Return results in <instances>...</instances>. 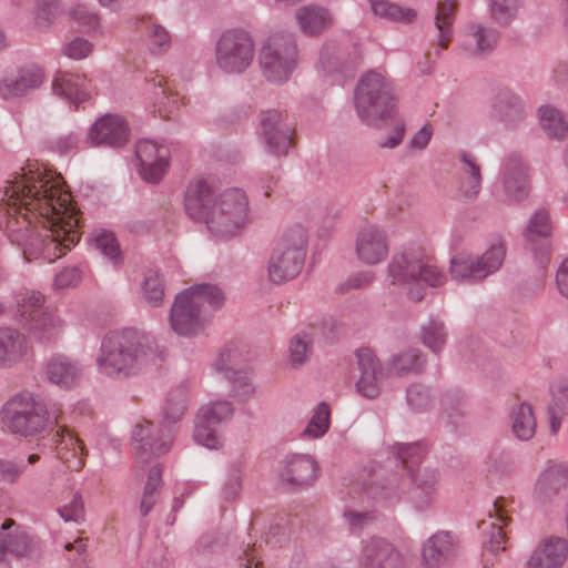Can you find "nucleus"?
Instances as JSON below:
<instances>
[{"instance_id":"obj_1","label":"nucleus","mask_w":568,"mask_h":568,"mask_svg":"<svg viewBox=\"0 0 568 568\" xmlns=\"http://www.w3.org/2000/svg\"><path fill=\"white\" fill-rule=\"evenodd\" d=\"M63 180L38 163L0 187V227L27 261L54 262L79 241L77 210Z\"/></svg>"},{"instance_id":"obj_2","label":"nucleus","mask_w":568,"mask_h":568,"mask_svg":"<svg viewBox=\"0 0 568 568\" xmlns=\"http://www.w3.org/2000/svg\"><path fill=\"white\" fill-rule=\"evenodd\" d=\"M184 210L190 219L204 223L210 234L217 240L241 234L248 223V200L243 190L227 189L215 195L212 184L202 178L187 184Z\"/></svg>"},{"instance_id":"obj_3","label":"nucleus","mask_w":568,"mask_h":568,"mask_svg":"<svg viewBox=\"0 0 568 568\" xmlns=\"http://www.w3.org/2000/svg\"><path fill=\"white\" fill-rule=\"evenodd\" d=\"M156 358L153 338L133 328L108 333L101 342L95 364L100 374L126 379L144 372Z\"/></svg>"},{"instance_id":"obj_4","label":"nucleus","mask_w":568,"mask_h":568,"mask_svg":"<svg viewBox=\"0 0 568 568\" xmlns=\"http://www.w3.org/2000/svg\"><path fill=\"white\" fill-rule=\"evenodd\" d=\"M223 301L224 296L215 285L199 284L184 290L171 307L172 331L184 337L199 335L207 325V314L219 308Z\"/></svg>"},{"instance_id":"obj_5","label":"nucleus","mask_w":568,"mask_h":568,"mask_svg":"<svg viewBox=\"0 0 568 568\" xmlns=\"http://www.w3.org/2000/svg\"><path fill=\"white\" fill-rule=\"evenodd\" d=\"M186 397L184 386L171 389L163 408L164 425L160 428L151 422L136 425L133 430V448L138 464H146L152 455L169 452L173 442V430L169 425L180 420L184 414Z\"/></svg>"},{"instance_id":"obj_6","label":"nucleus","mask_w":568,"mask_h":568,"mask_svg":"<svg viewBox=\"0 0 568 568\" xmlns=\"http://www.w3.org/2000/svg\"><path fill=\"white\" fill-rule=\"evenodd\" d=\"M396 100L393 80L383 70H369L362 74L354 92L357 116L374 128H379L394 115Z\"/></svg>"},{"instance_id":"obj_7","label":"nucleus","mask_w":568,"mask_h":568,"mask_svg":"<svg viewBox=\"0 0 568 568\" xmlns=\"http://www.w3.org/2000/svg\"><path fill=\"white\" fill-rule=\"evenodd\" d=\"M392 454L394 467L379 475L369 488L374 498L387 503L397 501L404 496L410 498L414 467L422 463L426 447L420 442L395 444Z\"/></svg>"},{"instance_id":"obj_8","label":"nucleus","mask_w":568,"mask_h":568,"mask_svg":"<svg viewBox=\"0 0 568 568\" xmlns=\"http://www.w3.org/2000/svg\"><path fill=\"white\" fill-rule=\"evenodd\" d=\"M16 320L19 325L41 344L55 343L63 334L65 321L60 312L45 305L40 292L26 291L16 300Z\"/></svg>"},{"instance_id":"obj_9","label":"nucleus","mask_w":568,"mask_h":568,"mask_svg":"<svg viewBox=\"0 0 568 568\" xmlns=\"http://www.w3.org/2000/svg\"><path fill=\"white\" fill-rule=\"evenodd\" d=\"M300 63V52L294 34L274 32L262 43L258 64L262 75L274 84L287 82Z\"/></svg>"},{"instance_id":"obj_10","label":"nucleus","mask_w":568,"mask_h":568,"mask_svg":"<svg viewBox=\"0 0 568 568\" xmlns=\"http://www.w3.org/2000/svg\"><path fill=\"white\" fill-rule=\"evenodd\" d=\"M306 245L305 227L295 224L286 229L268 260L270 282L281 285L297 277L305 263Z\"/></svg>"},{"instance_id":"obj_11","label":"nucleus","mask_w":568,"mask_h":568,"mask_svg":"<svg viewBox=\"0 0 568 568\" xmlns=\"http://www.w3.org/2000/svg\"><path fill=\"white\" fill-rule=\"evenodd\" d=\"M387 273L390 284L408 286V295L413 301H420L424 297L420 283L436 287L446 281L445 274L436 264L418 257L413 252L395 254L388 264Z\"/></svg>"},{"instance_id":"obj_12","label":"nucleus","mask_w":568,"mask_h":568,"mask_svg":"<svg viewBox=\"0 0 568 568\" xmlns=\"http://www.w3.org/2000/svg\"><path fill=\"white\" fill-rule=\"evenodd\" d=\"M3 426L14 435L34 437L48 424L49 414L44 403L34 394L23 392L10 397L0 410Z\"/></svg>"},{"instance_id":"obj_13","label":"nucleus","mask_w":568,"mask_h":568,"mask_svg":"<svg viewBox=\"0 0 568 568\" xmlns=\"http://www.w3.org/2000/svg\"><path fill=\"white\" fill-rule=\"evenodd\" d=\"M255 58V41L244 29L223 31L214 44L216 68L227 75H240L246 72Z\"/></svg>"},{"instance_id":"obj_14","label":"nucleus","mask_w":568,"mask_h":568,"mask_svg":"<svg viewBox=\"0 0 568 568\" xmlns=\"http://www.w3.org/2000/svg\"><path fill=\"white\" fill-rule=\"evenodd\" d=\"M506 256L503 240L497 239L481 256L459 253L450 260V274L459 282H480L497 272Z\"/></svg>"},{"instance_id":"obj_15","label":"nucleus","mask_w":568,"mask_h":568,"mask_svg":"<svg viewBox=\"0 0 568 568\" xmlns=\"http://www.w3.org/2000/svg\"><path fill=\"white\" fill-rule=\"evenodd\" d=\"M42 551L41 540L13 519H6L0 526V566L9 565V557L33 559Z\"/></svg>"},{"instance_id":"obj_16","label":"nucleus","mask_w":568,"mask_h":568,"mask_svg":"<svg viewBox=\"0 0 568 568\" xmlns=\"http://www.w3.org/2000/svg\"><path fill=\"white\" fill-rule=\"evenodd\" d=\"M232 416L233 407L230 402L216 400L202 406L196 416L194 440L209 449L220 448L223 440L216 427Z\"/></svg>"},{"instance_id":"obj_17","label":"nucleus","mask_w":568,"mask_h":568,"mask_svg":"<svg viewBox=\"0 0 568 568\" xmlns=\"http://www.w3.org/2000/svg\"><path fill=\"white\" fill-rule=\"evenodd\" d=\"M460 541L456 534L438 530L429 536L422 545L423 568H447L457 558Z\"/></svg>"},{"instance_id":"obj_18","label":"nucleus","mask_w":568,"mask_h":568,"mask_svg":"<svg viewBox=\"0 0 568 568\" xmlns=\"http://www.w3.org/2000/svg\"><path fill=\"white\" fill-rule=\"evenodd\" d=\"M402 551L388 539L371 537L362 542L358 568H405Z\"/></svg>"},{"instance_id":"obj_19","label":"nucleus","mask_w":568,"mask_h":568,"mask_svg":"<svg viewBox=\"0 0 568 568\" xmlns=\"http://www.w3.org/2000/svg\"><path fill=\"white\" fill-rule=\"evenodd\" d=\"M135 155L140 163V175L149 183H159L170 165V150L150 139L136 143Z\"/></svg>"},{"instance_id":"obj_20","label":"nucleus","mask_w":568,"mask_h":568,"mask_svg":"<svg viewBox=\"0 0 568 568\" xmlns=\"http://www.w3.org/2000/svg\"><path fill=\"white\" fill-rule=\"evenodd\" d=\"M355 254L365 265L383 263L389 254V243L386 231L377 225H365L356 234Z\"/></svg>"},{"instance_id":"obj_21","label":"nucleus","mask_w":568,"mask_h":568,"mask_svg":"<svg viewBox=\"0 0 568 568\" xmlns=\"http://www.w3.org/2000/svg\"><path fill=\"white\" fill-rule=\"evenodd\" d=\"M292 128L280 110L261 113V134L268 153L281 156L292 145Z\"/></svg>"},{"instance_id":"obj_22","label":"nucleus","mask_w":568,"mask_h":568,"mask_svg":"<svg viewBox=\"0 0 568 568\" xmlns=\"http://www.w3.org/2000/svg\"><path fill=\"white\" fill-rule=\"evenodd\" d=\"M499 175L507 201L519 202L528 196V168L518 154H509L504 159Z\"/></svg>"},{"instance_id":"obj_23","label":"nucleus","mask_w":568,"mask_h":568,"mask_svg":"<svg viewBox=\"0 0 568 568\" xmlns=\"http://www.w3.org/2000/svg\"><path fill=\"white\" fill-rule=\"evenodd\" d=\"M356 358L359 372L356 390L365 398L375 399L382 393V382L385 377L383 365L371 348L358 349Z\"/></svg>"},{"instance_id":"obj_24","label":"nucleus","mask_w":568,"mask_h":568,"mask_svg":"<svg viewBox=\"0 0 568 568\" xmlns=\"http://www.w3.org/2000/svg\"><path fill=\"white\" fill-rule=\"evenodd\" d=\"M129 136V128L124 119L118 114L100 116L89 129L88 142L93 146H123Z\"/></svg>"},{"instance_id":"obj_25","label":"nucleus","mask_w":568,"mask_h":568,"mask_svg":"<svg viewBox=\"0 0 568 568\" xmlns=\"http://www.w3.org/2000/svg\"><path fill=\"white\" fill-rule=\"evenodd\" d=\"M44 80L43 70L34 64L20 68L0 79V97L4 100L21 98L41 87Z\"/></svg>"},{"instance_id":"obj_26","label":"nucleus","mask_w":568,"mask_h":568,"mask_svg":"<svg viewBox=\"0 0 568 568\" xmlns=\"http://www.w3.org/2000/svg\"><path fill=\"white\" fill-rule=\"evenodd\" d=\"M498 31L481 22H470L463 31L460 49L468 57H485L491 53L498 43Z\"/></svg>"},{"instance_id":"obj_27","label":"nucleus","mask_w":568,"mask_h":568,"mask_svg":"<svg viewBox=\"0 0 568 568\" xmlns=\"http://www.w3.org/2000/svg\"><path fill=\"white\" fill-rule=\"evenodd\" d=\"M568 483V466L562 463H550L538 476L534 497L540 504H546L556 498Z\"/></svg>"},{"instance_id":"obj_28","label":"nucleus","mask_w":568,"mask_h":568,"mask_svg":"<svg viewBox=\"0 0 568 568\" xmlns=\"http://www.w3.org/2000/svg\"><path fill=\"white\" fill-rule=\"evenodd\" d=\"M568 557V541L561 537L545 539L530 555L527 568H560Z\"/></svg>"},{"instance_id":"obj_29","label":"nucleus","mask_w":568,"mask_h":568,"mask_svg":"<svg viewBox=\"0 0 568 568\" xmlns=\"http://www.w3.org/2000/svg\"><path fill=\"white\" fill-rule=\"evenodd\" d=\"M318 475V465L310 455L296 454L286 456L281 470V478L293 486L312 485Z\"/></svg>"},{"instance_id":"obj_30","label":"nucleus","mask_w":568,"mask_h":568,"mask_svg":"<svg viewBox=\"0 0 568 568\" xmlns=\"http://www.w3.org/2000/svg\"><path fill=\"white\" fill-rule=\"evenodd\" d=\"M481 168L477 158L468 152L459 154L458 190L462 196L468 201L478 197L481 190Z\"/></svg>"},{"instance_id":"obj_31","label":"nucleus","mask_w":568,"mask_h":568,"mask_svg":"<svg viewBox=\"0 0 568 568\" xmlns=\"http://www.w3.org/2000/svg\"><path fill=\"white\" fill-rule=\"evenodd\" d=\"M45 376L61 388H71L80 381L82 366L71 357L58 354L47 362Z\"/></svg>"},{"instance_id":"obj_32","label":"nucleus","mask_w":568,"mask_h":568,"mask_svg":"<svg viewBox=\"0 0 568 568\" xmlns=\"http://www.w3.org/2000/svg\"><path fill=\"white\" fill-rule=\"evenodd\" d=\"M29 352L27 336L16 328L0 327V368L21 362Z\"/></svg>"},{"instance_id":"obj_33","label":"nucleus","mask_w":568,"mask_h":568,"mask_svg":"<svg viewBox=\"0 0 568 568\" xmlns=\"http://www.w3.org/2000/svg\"><path fill=\"white\" fill-rule=\"evenodd\" d=\"M491 116L507 128H517L526 113L521 100L509 91L498 92L491 104Z\"/></svg>"},{"instance_id":"obj_34","label":"nucleus","mask_w":568,"mask_h":568,"mask_svg":"<svg viewBox=\"0 0 568 568\" xmlns=\"http://www.w3.org/2000/svg\"><path fill=\"white\" fill-rule=\"evenodd\" d=\"M57 458L73 471H79L84 465L83 446L78 437L65 427H60L53 437Z\"/></svg>"},{"instance_id":"obj_35","label":"nucleus","mask_w":568,"mask_h":568,"mask_svg":"<svg viewBox=\"0 0 568 568\" xmlns=\"http://www.w3.org/2000/svg\"><path fill=\"white\" fill-rule=\"evenodd\" d=\"M507 506V499L503 497L497 498L493 504V509L488 513L494 521L489 524V530L486 532L487 537L484 540L485 551L497 554L506 548V532L503 530V526L509 519Z\"/></svg>"},{"instance_id":"obj_36","label":"nucleus","mask_w":568,"mask_h":568,"mask_svg":"<svg viewBox=\"0 0 568 568\" xmlns=\"http://www.w3.org/2000/svg\"><path fill=\"white\" fill-rule=\"evenodd\" d=\"M146 94L155 111L162 118H170L179 108V97L173 93L165 78L155 74L146 82Z\"/></svg>"},{"instance_id":"obj_37","label":"nucleus","mask_w":568,"mask_h":568,"mask_svg":"<svg viewBox=\"0 0 568 568\" xmlns=\"http://www.w3.org/2000/svg\"><path fill=\"white\" fill-rule=\"evenodd\" d=\"M438 491V474L430 468L416 470L414 467V479L410 491V500L418 509L428 508L435 500Z\"/></svg>"},{"instance_id":"obj_38","label":"nucleus","mask_w":568,"mask_h":568,"mask_svg":"<svg viewBox=\"0 0 568 568\" xmlns=\"http://www.w3.org/2000/svg\"><path fill=\"white\" fill-rule=\"evenodd\" d=\"M52 90L57 95L64 98L75 108L90 98L84 75L59 72L53 79Z\"/></svg>"},{"instance_id":"obj_39","label":"nucleus","mask_w":568,"mask_h":568,"mask_svg":"<svg viewBox=\"0 0 568 568\" xmlns=\"http://www.w3.org/2000/svg\"><path fill=\"white\" fill-rule=\"evenodd\" d=\"M230 354H221V357L213 364V368L233 384V395L240 400H247L255 393V387L251 382L247 372L234 371L226 364Z\"/></svg>"},{"instance_id":"obj_40","label":"nucleus","mask_w":568,"mask_h":568,"mask_svg":"<svg viewBox=\"0 0 568 568\" xmlns=\"http://www.w3.org/2000/svg\"><path fill=\"white\" fill-rule=\"evenodd\" d=\"M458 0H442L437 4L435 27L438 31L435 54L439 55L448 47L453 38V26Z\"/></svg>"},{"instance_id":"obj_41","label":"nucleus","mask_w":568,"mask_h":568,"mask_svg":"<svg viewBox=\"0 0 568 568\" xmlns=\"http://www.w3.org/2000/svg\"><path fill=\"white\" fill-rule=\"evenodd\" d=\"M297 23L307 36H316L332 24V16L327 9L320 6H305L296 12Z\"/></svg>"},{"instance_id":"obj_42","label":"nucleus","mask_w":568,"mask_h":568,"mask_svg":"<svg viewBox=\"0 0 568 568\" xmlns=\"http://www.w3.org/2000/svg\"><path fill=\"white\" fill-rule=\"evenodd\" d=\"M426 358L418 349L412 348L394 355L387 364V374L398 377L419 374L424 371Z\"/></svg>"},{"instance_id":"obj_43","label":"nucleus","mask_w":568,"mask_h":568,"mask_svg":"<svg viewBox=\"0 0 568 568\" xmlns=\"http://www.w3.org/2000/svg\"><path fill=\"white\" fill-rule=\"evenodd\" d=\"M511 432L514 436L521 440H530L537 427L536 417L532 407L526 403L513 407L510 413Z\"/></svg>"},{"instance_id":"obj_44","label":"nucleus","mask_w":568,"mask_h":568,"mask_svg":"<svg viewBox=\"0 0 568 568\" xmlns=\"http://www.w3.org/2000/svg\"><path fill=\"white\" fill-rule=\"evenodd\" d=\"M539 124L550 139L562 140L568 135V122L562 112L552 105L538 109Z\"/></svg>"},{"instance_id":"obj_45","label":"nucleus","mask_w":568,"mask_h":568,"mask_svg":"<svg viewBox=\"0 0 568 568\" xmlns=\"http://www.w3.org/2000/svg\"><path fill=\"white\" fill-rule=\"evenodd\" d=\"M552 400L548 408L549 428L557 435L562 423V416H568V383L558 382L551 388Z\"/></svg>"},{"instance_id":"obj_46","label":"nucleus","mask_w":568,"mask_h":568,"mask_svg":"<svg viewBox=\"0 0 568 568\" xmlns=\"http://www.w3.org/2000/svg\"><path fill=\"white\" fill-rule=\"evenodd\" d=\"M420 339L423 345L434 354L442 353L448 339V332L444 322L430 318L422 326Z\"/></svg>"},{"instance_id":"obj_47","label":"nucleus","mask_w":568,"mask_h":568,"mask_svg":"<svg viewBox=\"0 0 568 568\" xmlns=\"http://www.w3.org/2000/svg\"><path fill=\"white\" fill-rule=\"evenodd\" d=\"M375 16L394 22L410 23L416 18L415 10L403 8L389 0H369Z\"/></svg>"},{"instance_id":"obj_48","label":"nucleus","mask_w":568,"mask_h":568,"mask_svg":"<svg viewBox=\"0 0 568 568\" xmlns=\"http://www.w3.org/2000/svg\"><path fill=\"white\" fill-rule=\"evenodd\" d=\"M313 337L307 332H298L288 343V359L293 367L305 365L313 354Z\"/></svg>"},{"instance_id":"obj_49","label":"nucleus","mask_w":568,"mask_h":568,"mask_svg":"<svg viewBox=\"0 0 568 568\" xmlns=\"http://www.w3.org/2000/svg\"><path fill=\"white\" fill-rule=\"evenodd\" d=\"M552 225L549 213L545 209L537 210L529 219L525 230V237L529 243L537 240H547L551 235Z\"/></svg>"},{"instance_id":"obj_50","label":"nucleus","mask_w":568,"mask_h":568,"mask_svg":"<svg viewBox=\"0 0 568 568\" xmlns=\"http://www.w3.org/2000/svg\"><path fill=\"white\" fill-rule=\"evenodd\" d=\"M329 407L326 403H320L311 420L304 428L302 437L316 439L324 436L329 428Z\"/></svg>"},{"instance_id":"obj_51","label":"nucleus","mask_w":568,"mask_h":568,"mask_svg":"<svg viewBox=\"0 0 568 568\" xmlns=\"http://www.w3.org/2000/svg\"><path fill=\"white\" fill-rule=\"evenodd\" d=\"M520 0H489V13L499 26L506 27L516 18Z\"/></svg>"},{"instance_id":"obj_52","label":"nucleus","mask_w":568,"mask_h":568,"mask_svg":"<svg viewBox=\"0 0 568 568\" xmlns=\"http://www.w3.org/2000/svg\"><path fill=\"white\" fill-rule=\"evenodd\" d=\"M343 54L334 42L325 43L320 51L318 70L325 74H333L342 70Z\"/></svg>"},{"instance_id":"obj_53","label":"nucleus","mask_w":568,"mask_h":568,"mask_svg":"<svg viewBox=\"0 0 568 568\" xmlns=\"http://www.w3.org/2000/svg\"><path fill=\"white\" fill-rule=\"evenodd\" d=\"M142 292L144 300L152 307H158L162 304L164 297V285L156 272L149 271L142 284Z\"/></svg>"},{"instance_id":"obj_54","label":"nucleus","mask_w":568,"mask_h":568,"mask_svg":"<svg viewBox=\"0 0 568 568\" xmlns=\"http://www.w3.org/2000/svg\"><path fill=\"white\" fill-rule=\"evenodd\" d=\"M60 13L57 0H37L34 10V26L41 30H48Z\"/></svg>"},{"instance_id":"obj_55","label":"nucleus","mask_w":568,"mask_h":568,"mask_svg":"<svg viewBox=\"0 0 568 568\" xmlns=\"http://www.w3.org/2000/svg\"><path fill=\"white\" fill-rule=\"evenodd\" d=\"M407 404L414 412H425L433 404L430 389L420 384H413L407 388Z\"/></svg>"},{"instance_id":"obj_56","label":"nucleus","mask_w":568,"mask_h":568,"mask_svg":"<svg viewBox=\"0 0 568 568\" xmlns=\"http://www.w3.org/2000/svg\"><path fill=\"white\" fill-rule=\"evenodd\" d=\"M95 248L114 264L121 261V251L119 243L113 233L102 231L93 237Z\"/></svg>"},{"instance_id":"obj_57","label":"nucleus","mask_w":568,"mask_h":568,"mask_svg":"<svg viewBox=\"0 0 568 568\" xmlns=\"http://www.w3.org/2000/svg\"><path fill=\"white\" fill-rule=\"evenodd\" d=\"M170 32L160 24H152L148 33V45L152 53L161 54L166 52L171 47Z\"/></svg>"},{"instance_id":"obj_58","label":"nucleus","mask_w":568,"mask_h":568,"mask_svg":"<svg viewBox=\"0 0 568 568\" xmlns=\"http://www.w3.org/2000/svg\"><path fill=\"white\" fill-rule=\"evenodd\" d=\"M70 17L84 32L95 31L99 27V17L87 6H77Z\"/></svg>"},{"instance_id":"obj_59","label":"nucleus","mask_w":568,"mask_h":568,"mask_svg":"<svg viewBox=\"0 0 568 568\" xmlns=\"http://www.w3.org/2000/svg\"><path fill=\"white\" fill-rule=\"evenodd\" d=\"M65 521L81 523L84 520V504L81 494L75 493L71 500L58 509Z\"/></svg>"},{"instance_id":"obj_60","label":"nucleus","mask_w":568,"mask_h":568,"mask_svg":"<svg viewBox=\"0 0 568 568\" xmlns=\"http://www.w3.org/2000/svg\"><path fill=\"white\" fill-rule=\"evenodd\" d=\"M93 45L87 39L77 37L63 45V54L72 60H81L90 55Z\"/></svg>"},{"instance_id":"obj_61","label":"nucleus","mask_w":568,"mask_h":568,"mask_svg":"<svg viewBox=\"0 0 568 568\" xmlns=\"http://www.w3.org/2000/svg\"><path fill=\"white\" fill-rule=\"evenodd\" d=\"M26 469L23 462L17 463L8 459H0V481L14 484Z\"/></svg>"},{"instance_id":"obj_62","label":"nucleus","mask_w":568,"mask_h":568,"mask_svg":"<svg viewBox=\"0 0 568 568\" xmlns=\"http://www.w3.org/2000/svg\"><path fill=\"white\" fill-rule=\"evenodd\" d=\"M442 407L446 416L454 420L464 415L466 403L458 394H446L442 400Z\"/></svg>"},{"instance_id":"obj_63","label":"nucleus","mask_w":568,"mask_h":568,"mask_svg":"<svg viewBox=\"0 0 568 568\" xmlns=\"http://www.w3.org/2000/svg\"><path fill=\"white\" fill-rule=\"evenodd\" d=\"M80 143L79 134L69 132L51 140L50 146L60 154H67L78 149Z\"/></svg>"},{"instance_id":"obj_64","label":"nucleus","mask_w":568,"mask_h":568,"mask_svg":"<svg viewBox=\"0 0 568 568\" xmlns=\"http://www.w3.org/2000/svg\"><path fill=\"white\" fill-rule=\"evenodd\" d=\"M344 518L353 531H361L375 520L373 513H361L356 510H346Z\"/></svg>"}]
</instances>
